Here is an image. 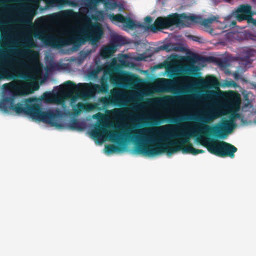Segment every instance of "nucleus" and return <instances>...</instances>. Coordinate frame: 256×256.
Wrapping results in <instances>:
<instances>
[{
	"mask_svg": "<svg viewBox=\"0 0 256 256\" xmlns=\"http://www.w3.org/2000/svg\"><path fill=\"white\" fill-rule=\"evenodd\" d=\"M5 92L10 96L4 98L0 102V110L7 112L12 110L16 114H23L30 116L33 120L42 122L52 126H60L58 120L62 116V112L58 108L42 111L41 106L35 102L33 98L24 99L22 102L14 104L15 98L24 94V88L17 83L12 82L2 86Z\"/></svg>",
	"mask_w": 256,
	"mask_h": 256,
	"instance_id": "nucleus-1",
	"label": "nucleus"
},
{
	"mask_svg": "<svg viewBox=\"0 0 256 256\" xmlns=\"http://www.w3.org/2000/svg\"><path fill=\"white\" fill-rule=\"evenodd\" d=\"M191 128L176 130L171 128L160 138L148 137L146 141L154 144L148 146L140 143L136 148V152L146 156H156L166 152L168 154L182 150L183 154H193L194 148L190 144V138L194 135Z\"/></svg>",
	"mask_w": 256,
	"mask_h": 256,
	"instance_id": "nucleus-2",
	"label": "nucleus"
},
{
	"mask_svg": "<svg viewBox=\"0 0 256 256\" xmlns=\"http://www.w3.org/2000/svg\"><path fill=\"white\" fill-rule=\"evenodd\" d=\"M219 96V92L214 90H210L206 94V98L210 100L211 103L207 104L202 116L195 118V120L204 124L200 125L202 130H210V126L205 124L211 122L221 116L220 110L214 106L216 104V100ZM240 117V114H236L231 116L228 120L223 118L218 124L211 128L212 132L218 138H225L226 134L231 133L236 127L235 118Z\"/></svg>",
	"mask_w": 256,
	"mask_h": 256,
	"instance_id": "nucleus-3",
	"label": "nucleus"
},
{
	"mask_svg": "<svg viewBox=\"0 0 256 256\" xmlns=\"http://www.w3.org/2000/svg\"><path fill=\"white\" fill-rule=\"evenodd\" d=\"M48 30L42 26L36 30L34 36L42 41L48 40L53 44L59 46H68L72 44L74 46L79 47L86 42H88L96 48L98 46V42L104 35V30L102 26L98 23H92L91 22L87 25L86 28L82 31V35L70 34L63 39H58L52 36L47 35Z\"/></svg>",
	"mask_w": 256,
	"mask_h": 256,
	"instance_id": "nucleus-4",
	"label": "nucleus"
},
{
	"mask_svg": "<svg viewBox=\"0 0 256 256\" xmlns=\"http://www.w3.org/2000/svg\"><path fill=\"white\" fill-rule=\"evenodd\" d=\"M80 88L92 94L106 93L108 90V84L107 81L103 79L101 80V85L92 82L80 83L76 85L74 82L68 80L60 86V92L65 97L69 98L72 97L76 92L79 90Z\"/></svg>",
	"mask_w": 256,
	"mask_h": 256,
	"instance_id": "nucleus-5",
	"label": "nucleus"
},
{
	"mask_svg": "<svg viewBox=\"0 0 256 256\" xmlns=\"http://www.w3.org/2000/svg\"><path fill=\"white\" fill-rule=\"evenodd\" d=\"M208 150L212 154L222 158H234L237 148L234 145L218 140H212L206 142Z\"/></svg>",
	"mask_w": 256,
	"mask_h": 256,
	"instance_id": "nucleus-6",
	"label": "nucleus"
},
{
	"mask_svg": "<svg viewBox=\"0 0 256 256\" xmlns=\"http://www.w3.org/2000/svg\"><path fill=\"white\" fill-rule=\"evenodd\" d=\"M180 24H184V23L182 20L180 18V14L174 13L167 16L157 18L154 23L150 26L148 28L152 32H156L158 30L167 29L174 26H180Z\"/></svg>",
	"mask_w": 256,
	"mask_h": 256,
	"instance_id": "nucleus-7",
	"label": "nucleus"
},
{
	"mask_svg": "<svg viewBox=\"0 0 256 256\" xmlns=\"http://www.w3.org/2000/svg\"><path fill=\"white\" fill-rule=\"evenodd\" d=\"M198 70V66L194 64L188 66H180L178 67L169 66L166 68V72L170 74V77H174L178 76V72H184L194 76H196L198 73L196 72Z\"/></svg>",
	"mask_w": 256,
	"mask_h": 256,
	"instance_id": "nucleus-8",
	"label": "nucleus"
},
{
	"mask_svg": "<svg viewBox=\"0 0 256 256\" xmlns=\"http://www.w3.org/2000/svg\"><path fill=\"white\" fill-rule=\"evenodd\" d=\"M110 140L117 144L119 146L114 145H106L105 146L106 152L108 154H112L116 152L120 151L124 146L123 139L118 133H112L110 136Z\"/></svg>",
	"mask_w": 256,
	"mask_h": 256,
	"instance_id": "nucleus-9",
	"label": "nucleus"
},
{
	"mask_svg": "<svg viewBox=\"0 0 256 256\" xmlns=\"http://www.w3.org/2000/svg\"><path fill=\"white\" fill-rule=\"evenodd\" d=\"M178 80L176 79L161 78L160 90L162 92L176 94L178 90Z\"/></svg>",
	"mask_w": 256,
	"mask_h": 256,
	"instance_id": "nucleus-10",
	"label": "nucleus"
},
{
	"mask_svg": "<svg viewBox=\"0 0 256 256\" xmlns=\"http://www.w3.org/2000/svg\"><path fill=\"white\" fill-rule=\"evenodd\" d=\"M115 94L112 92V96L108 97L102 98L100 99V102L105 106L110 104H114L116 106H124L126 105V101L120 98L119 92L118 91H115Z\"/></svg>",
	"mask_w": 256,
	"mask_h": 256,
	"instance_id": "nucleus-11",
	"label": "nucleus"
},
{
	"mask_svg": "<svg viewBox=\"0 0 256 256\" xmlns=\"http://www.w3.org/2000/svg\"><path fill=\"white\" fill-rule=\"evenodd\" d=\"M240 96L239 94L235 92H228L226 99V106L231 109L238 110L240 108Z\"/></svg>",
	"mask_w": 256,
	"mask_h": 256,
	"instance_id": "nucleus-12",
	"label": "nucleus"
},
{
	"mask_svg": "<svg viewBox=\"0 0 256 256\" xmlns=\"http://www.w3.org/2000/svg\"><path fill=\"white\" fill-rule=\"evenodd\" d=\"M180 18L182 20L184 24H180V26L189 27L192 23L200 24L201 25L202 18L200 16L192 15L188 16L186 14H180Z\"/></svg>",
	"mask_w": 256,
	"mask_h": 256,
	"instance_id": "nucleus-13",
	"label": "nucleus"
},
{
	"mask_svg": "<svg viewBox=\"0 0 256 256\" xmlns=\"http://www.w3.org/2000/svg\"><path fill=\"white\" fill-rule=\"evenodd\" d=\"M95 108L96 106L94 104L90 103L84 104L79 102L73 108V112L74 114L78 115L80 114L82 110L90 112L92 110Z\"/></svg>",
	"mask_w": 256,
	"mask_h": 256,
	"instance_id": "nucleus-14",
	"label": "nucleus"
},
{
	"mask_svg": "<svg viewBox=\"0 0 256 256\" xmlns=\"http://www.w3.org/2000/svg\"><path fill=\"white\" fill-rule=\"evenodd\" d=\"M23 41L24 44L22 46L26 50L20 51V53L26 56L30 52H34V51L30 50V48H34L36 46L31 36H27L23 40Z\"/></svg>",
	"mask_w": 256,
	"mask_h": 256,
	"instance_id": "nucleus-15",
	"label": "nucleus"
},
{
	"mask_svg": "<svg viewBox=\"0 0 256 256\" xmlns=\"http://www.w3.org/2000/svg\"><path fill=\"white\" fill-rule=\"evenodd\" d=\"M105 129L104 125L97 126L94 130L90 132L92 136L100 142H103L102 132H104Z\"/></svg>",
	"mask_w": 256,
	"mask_h": 256,
	"instance_id": "nucleus-16",
	"label": "nucleus"
},
{
	"mask_svg": "<svg viewBox=\"0 0 256 256\" xmlns=\"http://www.w3.org/2000/svg\"><path fill=\"white\" fill-rule=\"evenodd\" d=\"M116 51V46L110 44L102 46L100 50V55L104 58H110Z\"/></svg>",
	"mask_w": 256,
	"mask_h": 256,
	"instance_id": "nucleus-17",
	"label": "nucleus"
},
{
	"mask_svg": "<svg viewBox=\"0 0 256 256\" xmlns=\"http://www.w3.org/2000/svg\"><path fill=\"white\" fill-rule=\"evenodd\" d=\"M3 51H0V73L4 76L5 78H8L10 76V72L8 70L9 66L7 64H3L2 62L1 58L3 56Z\"/></svg>",
	"mask_w": 256,
	"mask_h": 256,
	"instance_id": "nucleus-18",
	"label": "nucleus"
},
{
	"mask_svg": "<svg viewBox=\"0 0 256 256\" xmlns=\"http://www.w3.org/2000/svg\"><path fill=\"white\" fill-rule=\"evenodd\" d=\"M206 84L210 87L216 88L219 85L218 79L213 76H210L206 77Z\"/></svg>",
	"mask_w": 256,
	"mask_h": 256,
	"instance_id": "nucleus-19",
	"label": "nucleus"
},
{
	"mask_svg": "<svg viewBox=\"0 0 256 256\" xmlns=\"http://www.w3.org/2000/svg\"><path fill=\"white\" fill-rule=\"evenodd\" d=\"M155 103L161 105L172 103L174 101V98L171 96H165L161 98H156L154 100Z\"/></svg>",
	"mask_w": 256,
	"mask_h": 256,
	"instance_id": "nucleus-20",
	"label": "nucleus"
},
{
	"mask_svg": "<svg viewBox=\"0 0 256 256\" xmlns=\"http://www.w3.org/2000/svg\"><path fill=\"white\" fill-rule=\"evenodd\" d=\"M106 14L103 10H96L95 14L91 16L92 20L96 21H102L104 20Z\"/></svg>",
	"mask_w": 256,
	"mask_h": 256,
	"instance_id": "nucleus-21",
	"label": "nucleus"
},
{
	"mask_svg": "<svg viewBox=\"0 0 256 256\" xmlns=\"http://www.w3.org/2000/svg\"><path fill=\"white\" fill-rule=\"evenodd\" d=\"M108 16L112 22H118L122 23L125 20V16L120 14H108Z\"/></svg>",
	"mask_w": 256,
	"mask_h": 256,
	"instance_id": "nucleus-22",
	"label": "nucleus"
},
{
	"mask_svg": "<svg viewBox=\"0 0 256 256\" xmlns=\"http://www.w3.org/2000/svg\"><path fill=\"white\" fill-rule=\"evenodd\" d=\"M252 8L250 5H241L236 10V13H242L251 16Z\"/></svg>",
	"mask_w": 256,
	"mask_h": 256,
	"instance_id": "nucleus-23",
	"label": "nucleus"
},
{
	"mask_svg": "<svg viewBox=\"0 0 256 256\" xmlns=\"http://www.w3.org/2000/svg\"><path fill=\"white\" fill-rule=\"evenodd\" d=\"M219 17L218 16H212L208 18H202L201 26H204L206 27L208 26L214 21H218Z\"/></svg>",
	"mask_w": 256,
	"mask_h": 256,
	"instance_id": "nucleus-24",
	"label": "nucleus"
},
{
	"mask_svg": "<svg viewBox=\"0 0 256 256\" xmlns=\"http://www.w3.org/2000/svg\"><path fill=\"white\" fill-rule=\"evenodd\" d=\"M27 13L24 15V19L22 22L26 24H32L34 14L30 10H26Z\"/></svg>",
	"mask_w": 256,
	"mask_h": 256,
	"instance_id": "nucleus-25",
	"label": "nucleus"
},
{
	"mask_svg": "<svg viewBox=\"0 0 256 256\" xmlns=\"http://www.w3.org/2000/svg\"><path fill=\"white\" fill-rule=\"evenodd\" d=\"M69 127L72 130H82L80 123L76 119H74L70 122Z\"/></svg>",
	"mask_w": 256,
	"mask_h": 256,
	"instance_id": "nucleus-26",
	"label": "nucleus"
},
{
	"mask_svg": "<svg viewBox=\"0 0 256 256\" xmlns=\"http://www.w3.org/2000/svg\"><path fill=\"white\" fill-rule=\"evenodd\" d=\"M122 23L124 24V26L130 29H132L136 26L134 22L130 18L125 17V20Z\"/></svg>",
	"mask_w": 256,
	"mask_h": 256,
	"instance_id": "nucleus-27",
	"label": "nucleus"
},
{
	"mask_svg": "<svg viewBox=\"0 0 256 256\" xmlns=\"http://www.w3.org/2000/svg\"><path fill=\"white\" fill-rule=\"evenodd\" d=\"M251 18H252V16H248L242 13H237L236 14V20L238 22L247 20L248 22H252Z\"/></svg>",
	"mask_w": 256,
	"mask_h": 256,
	"instance_id": "nucleus-28",
	"label": "nucleus"
},
{
	"mask_svg": "<svg viewBox=\"0 0 256 256\" xmlns=\"http://www.w3.org/2000/svg\"><path fill=\"white\" fill-rule=\"evenodd\" d=\"M112 113L114 116L121 118L126 114L128 112L126 110L116 108L113 110Z\"/></svg>",
	"mask_w": 256,
	"mask_h": 256,
	"instance_id": "nucleus-29",
	"label": "nucleus"
},
{
	"mask_svg": "<svg viewBox=\"0 0 256 256\" xmlns=\"http://www.w3.org/2000/svg\"><path fill=\"white\" fill-rule=\"evenodd\" d=\"M112 42L116 45H121L124 44V38L120 36H116L112 38Z\"/></svg>",
	"mask_w": 256,
	"mask_h": 256,
	"instance_id": "nucleus-30",
	"label": "nucleus"
},
{
	"mask_svg": "<svg viewBox=\"0 0 256 256\" xmlns=\"http://www.w3.org/2000/svg\"><path fill=\"white\" fill-rule=\"evenodd\" d=\"M104 6L106 9L114 10L118 7V4L114 1L106 2Z\"/></svg>",
	"mask_w": 256,
	"mask_h": 256,
	"instance_id": "nucleus-31",
	"label": "nucleus"
},
{
	"mask_svg": "<svg viewBox=\"0 0 256 256\" xmlns=\"http://www.w3.org/2000/svg\"><path fill=\"white\" fill-rule=\"evenodd\" d=\"M88 2L87 4L88 7H96L97 4L100 2H104V0H87Z\"/></svg>",
	"mask_w": 256,
	"mask_h": 256,
	"instance_id": "nucleus-32",
	"label": "nucleus"
},
{
	"mask_svg": "<svg viewBox=\"0 0 256 256\" xmlns=\"http://www.w3.org/2000/svg\"><path fill=\"white\" fill-rule=\"evenodd\" d=\"M244 36L247 40L256 42V34L250 32H246Z\"/></svg>",
	"mask_w": 256,
	"mask_h": 256,
	"instance_id": "nucleus-33",
	"label": "nucleus"
},
{
	"mask_svg": "<svg viewBox=\"0 0 256 256\" xmlns=\"http://www.w3.org/2000/svg\"><path fill=\"white\" fill-rule=\"evenodd\" d=\"M57 2L61 4H69L74 6V2L70 0H56Z\"/></svg>",
	"mask_w": 256,
	"mask_h": 256,
	"instance_id": "nucleus-34",
	"label": "nucleus"
},
{
	"mask_svg": "<svg viewBox=\"0 0 256 256\" xmlns=\"http://www.w3.org/2000/svg\"><path fill=\"white\" fill-rule=\"evenodd\" d=\"M74 12L72 10H68L62 12L60 15L63 17H67L72 16Z\"/></svg>",
	"mask_w": 256,
	"mask_h": 256,
	"instance_id": "nucleus-35",
	"label": "nucleus"
},
{
	"mask_svg": "<svg viewBox=\"0 0 256 256\" xmlns=\"http://www.w3.org/2000/svg\"><path fill=\"white\" fill-rule=\"evenodd\" d=\"M52 94L50 92H44L43 94V98L47 102H51Z\"/></svg>",
	"mask_w": 256,
	"mask_h": 256,
	"instance_id": "nucleus-36",
	"label": "nucleus"
},
{
	"mask_svg": "<svg viewBox=\"0 0 256 256\" xmlns=\"http://www.w3.org/2000/svg\"><path fill=\"white\" fill-rule=\"evenodd\" d=\"M226 86L229 87L236 88V86H238V84L234 80H231L227 81L226 83Z\"/></svg>",
	"mask_w": 256,
	"mask_h": 256,
	"instance_id": "nucleus-37",
	"label": "nucleus"
},
{
	"mask_svg": "<svg viewBox=\"0 0 256 256\" xmlns=\"http://www.w3.org/2000/svg\"><path fill=\"white\" fill-rule=\"evenodd\" d=\"M110 80L112 84H117L118 79L116 76L110 75Z\"/></svg>",
	"mask_w": 256,
	"mask_h": 256,
	"instance_id": "nucleus-38",
	"label": "nucleus"
},
{
	"mask_svg": "<svg viewBox=\"0 0 256 256\" xmlns=\"http://www.w3.org/2000/svg\"><path fill=\"white\" fill-rule=\"evenodd\" d=\"M250 52H249L248 54V56H246L244 58V60L245 61L246 64H250Z\"/></svg>",
	"mask_w": 256,
	"mask_h": 256,
	"instance_id": "nucleus-39",
	"label": "nucleus"
},
{
	"mask_svg": "<svg viewBox=\"0 0 256 256\" xmlns=\"http://www.w3.org/2000/svg\"><path fill=\"white\" fill-rule=\"evenodd\" d=\"M152 21V18L150 16H147L144 18V22L147 24H150Z\"/></svg>",
	"mask_w": 256,
	"mask_h": 256,
	"instance_id": "nucleus-40",
	"label": "nucleus"
},
{
	"mask_svg": "<svg viewBox=\"0 0 256 256\" xmlns=\"http://www.w3.org/2000/svg\"><path fill=\"white\" fill-rule=\"evenodd\" d=\"M204 152V150H202L196 149L194 148V152H193L194 155H196L199 154H202Z\"/></svg>",
	"mask_w": 256,
	"mask_h": 256,
	"instance_id": "nucleus-41",
	"label": "nucleus"
},
{
	"mask_svg": "<svg viewBox=\"0 0 256 256\" xmlns=\"http://www.w3.org/2000/svg\"><path fill=\"white\" fill-rule=\"evenodd\" d=\"M125 136H128V138H134L135 139H138V137L137 136H136L135 135H133L131 133L127 134Z\"/></svg>",
	"mask_w": 256,
	"mask_h": 256,
	"instance_id": "nucleus-42",
	"label": "nucleus"
},
{
	"mask_svg": "<svg viewBox=\"0 0 256 256\" xmlns=\"http://www.w3.org/2000/svg\"><path fill=\"white\" fill-rule=\"evenodd\" d=\"M56 102L58 103V104H60L62 103L64 100L62 98H58V97H56V98H55V100H54Z\"/></svg>",
	"mask_w": 256,
	"mask_h": 256,
	"instance_id": "nucleus-43",
	"label": "nucleus"
},
{
	"mask_svg": "<svg viewBox=\"0 0 256 256\" xmlns=\"http://www.w3.org/2000/svg\"><path fill=\"white\" fill-rule=\"evenodd\" d=\"M180 120V119L179 118H174L172 119V122L177 123Z\"/></svg>",
	"mask_w": 256,
	"mask_h": 256,
	"instance_id": "nucleus-44",
	"label": "nucleus"
},
{
	"mask_svg": "<svg viewBox=\"0 0 256 256\" xmlns=\"http://www.w3.org/2000/svg\"><path fill=\"white\" fill-rule=\"evenodd\" d=\"M194 38L193 40L196 42H200L199 40L200 39V38L198 36H193Z\"/></svg>",
	"mask_w": 256,
	"mask_h": 256,
	"instance_id": "nucleus-45",
	"label": "nucleus"
},
{
	"mask_svg": "<svg viewBox=\"0 0 256 256\" xmlns=\"http://www.w3.org/2000/svg\"><path fill=\"white\" fill-rule=\"evenodd\" d=\"M252 22L256 26V20L252 18H251Z\"/></svg>",
	"mask_w": 256,
	"mask_h": 256,
	"instance_id": "nucleus-46",
	"label": "nucleus"
},
{
	"mask_svg": "<svg viewBox=\"0 0 256 256\" xmlns=\"http://www.w3.org/2000/svg\"><path fill=\"white\" fill-rule=\"evenodd\" d=\"M5 79L4 76H2V75L0 73V80Z\"/></svg>",
	"mask_w": 256,
	"mask_h": 256,
	"instance_id": "nucleus-47",
	"label": "nucleus"
},
{
	"mask_svg": "<svg viewBox=\"0 0 256 256\" xmlns=\"http://www.w3.org/2000/svg\"><path fill=\"white\" fill-rule=\"evenodd\" d=\"M231 25H232V26H236V22H235V21H233V22H232Z\"/></svg>",
	"mask_w": 256,
	"mask_h": 256,
	"instance_id": "nucleus-48",
	"label": "nucleus"
},
{
	"mask_svg": "<svg viewBox=\"0 0 256 256\" xmlns=\"http://www.w3.org/2000/svg\"><path fill=\"white\" fill-rule=\"evenodd\" d=\"M142 132H150V130H146V129L142 130Z\"/></svg>",
	"mask_w": 256,
	"mask_h": 256,
	"instance_id": "nucleus-49",
	"label": "nucleus"
},
{
	"mask_svg": "<svg viewBox=\"0 0 256 256\" xmlns=\"http://www.w3.org/2000/svg\"><path fill=\"white\" fill-rule=\"evenodd\" d=\"M167 47H168V46H165V45H164V46H162V49H163V50H166V48H167Z\"/></svg>",
	"mask_w": 256,
	"mask_h": 256,
	"instance_id": "nucleus-50",
	"label": "nucleus"
},
{
	"mask_svg": "<svg viewBox=\"0 0 256 256\" xmlns=\"http://www.w3.org/2000/svg\"><path fill=\"white\" fill-rule=\"evenodd\" d=\"M225 1L228 2H230V0H226Z\"/></svg>",
	"mask_w": 256,
	"mask_h": 256,
	"instance_id": "nucleus-51",
	"label": "nucleus"
},
{
	"mask_svg": "<svg viewBox=\"0 0 256 256\" xmlns=\"http://www.w3.org/2000/svg\"><path fill=\"white\" fill-rule=\"evenodd\" d=\"M252 1H253L255 4H256V0H252Z\"/></svg>",
	"mask_w": 256,
	"mask_h": 256,
	"instance_id": "nucleus-52",
	"label": "nucleus"
},
{
	"mask_svg": "<svg viewBox=\"0 0 256 256\" xmlns=\"http://www.w3.org/2000/svg\"><path fill=\"white\" fill-rule=\"evenodd\" d=\"M124 80H128L127 78H125Z\"/></svg>",
	"mask_w": 256,
	"mask_h": 256,
	"instance_id": "nucleus-53",
	"label": "nucleus"
},
{
	"mask_svg": "<svg viewBox=\"0 0 256 256\" xmlns=\"http://www.w3.org/2000/svg\"><path fill=\"white\" fill-rule=\"evenodd\" d=\"M255 124H256V120L254 121Z\"/></svg>",
	"mask_w": 256,
	"mask_h": 256,
	"instance_id": "nucleus-54",
	"label": "nucleus"
}]
</instances>
